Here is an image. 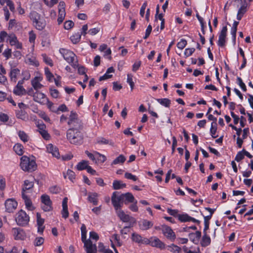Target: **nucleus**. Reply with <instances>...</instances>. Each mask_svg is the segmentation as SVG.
I'll use <instances>...</instances> for the list:
<instances>
[{
    "label": "nucleus",
    "mask_w": 253,
    "mask_h": 253,
    "mask_svg": "<svg viewBox=\"0 0 253 253\" xmlns=\"http://www.w3.org/2000/svg\"><path fill=\"white\" fill-rule=\"evenodd\" d=\"M79 128L73 127L68 130L67 138L70 143L76 145H80L83 143V136L81 132L79 131Z\"/></svg>",
    "instance_id": "nucleus-1"
},
{
    "label": "nucleus",
    "mask_w": 253,
    "mask_h": 253,
    "mask_svg": "<svg viewBox=\"0 0 253 253\" xmlns=\"http://www.w3.org/2000/svg\"><path fill=\"white\" fill-rule=\"evenodd\" d=\"M20 167L25 171L32 172L37 168L36 160L34 157L30 158L26 156H22L20 159Z\"/></svg>",
    "instance_id": "nucleus-2"
},
{
    "label": "nucleus",
    "mask_w": 253,
    "mask_h": 253,
    "mask_svg": "<svg viewBox=\"0 0 253 253\" xmlns=\"http://www.w3.org/2000/svg\"><path fill=\"white\" fill-rule=\"evenodd\" d=\"M30 17L33 21L34 27L38 30H43L46 26V21L43 17H42L36 11L30 13Z\"/></svg>",
    "instance_id": "nucleus-3"
},
{
    "label": "nucleus",
    "mask_w": 253,
    "mask_h": 253,
    "mask_svg": "<svg viewBox=\"0 0 253 253\" xmlns=\"http://www.w3.org/2000/svg\"><path fill=\"white\" fill-rule=\"evenodd\" d=\"M60 53L63 56L64 59L74 68L78 66L77 61L76 60V55L72 51L65 49L61 48L59 50Z\"/></svg>",
    "instance_id": "nucleus-4"
},
{
    "label": "nucleus",
    "mask_w": 253,
    "mask_h": 253,
    "mask_svg": "<svg viewBox=\"0 0 253 253\" xmlns=\"http://www.w3.org/2000/svg\"><path fill=\"white\" fill-rule=\"evenodd\" d=\"M15 220L17 225L21 226L27 225L30 221V217L23 210L19 211L15 214Z\"/></svg>",
    "instance_id": "nucleus-5"
},
{
    "label": "nucleus",
    "mask_w": 253,
    "mask_h": 253,
    "mask_svg": "<svg viewBox=\"0 0 253 253\" xmlns=\"http://www.w3.org/2000/svg\"><path fill=\"white\" fill-rule=\"evenodd\" d=\"M111 201L115 210L122 208L124 204L122 194L114 192L111 197Z\"/></svg>",
    "instance_id": "nucleus-6"
},
{
    "label": "nucleus",
    "mask_w": 253,
    "mask_h": 253,
    "mask_svg": "<svg viewBox=\"0 0 253 253\" xmlns=\"http://www.w3.org/2000/svg\"><path fill=\"white\" fill-rule=\"evenodd\" d=\"M34 44L32 45L30 52L26 55L25 60L26 62L29 65L38 67L39 66V63L34 53Z\"/></svg>",
    "instance_id": "nucleus-7"
},
{
    "label": "nucleus",
    "mask_w": 253,
    "mask_h": 253,
    "mask_svg": "<svg viewBox=\"0 0 253 253\" xmlns=\"http://www.w3.org/2000/svg\"><path fill=\"white\" fill-rule=\"evenodd\" d=\"M5 211L7 212H13L17 208L18 203L14 198L7 199L4 203Z\"/></svg>",
    "instance_id": "nucleus-8"
},
{
    "label": "nucleus",
    "mask_w": 253,
    "mask_h": 253,
    "mask_svg": "<svg viewBox=\"0 0 253 253\" xmlns=\"http://www.w3.org/2000/svg\"><path fill=\"white\" fill-rule=\"evenodd\" d=\"M41 201L42 203V208L44 211H48L51 210V201L49 196L45 194L42 195Z\"/></svg>",
    "instance_id": "nucleus-9"
},
{
    "label": "nucleus",
    "mask_w": 253,
    "mask_h": 253,
    "mask_svg": "<svg viewBox=\"0 0 253 253\" xmlns=\"http://www.w3.org/2000/svg\"><path fill=\"white\" fill-rule=\"evenodd\" d=\"M7 42H9L11 46H14L16 49H22V43L19 42L16 35L11 33L8 35Z\"/></svg>",
    "instance_id": "nucleus-10"
},
{
    "label": "nucleus",
    "mask_w": 253,
    "mask_h": 253,
    "mask_svg": "<svg viewBox=\"0 0 253 253\" xmlns=\"http://www.w3.org/2000/svg\"><path fill=\"white\" fill-rule=\"evenodd\" d=\"M12 232L14 238L16 240H24L26 238V234L24 230L19 228H13Z\"/></svg>",
    "instance_id": "nucleus-11"
},
{
    "label": "nucleus",
    "mask_w": 253,
    "mask_h": 253,
    "mask_svg": "<svg viewBox=\"0 0 253 253\" xmlns=\"http://www.w3.org/2000/svg\"><path fill=\"white\" fill-rule=\"evenodd\" d=\"M68 124L70 126L71 128L77 127L80 128L81 124L79 119L77 118V115L76 113L71 112Z\"/></svg>",
    "instance_id": "nucleus-12"
},
{
    "label": "nucleus",
    "mask_w": 253,
    "mask_h": 253,
    "mask_svg": "<svg viewBox=\"0 0 253 253\" xmlns=\"http://www.w3.org/2000/svg\"><path fill=\"white\" fill-rule=\"evenodd\" d=\"M227 28L226 26L223 27L219 35L217 44L219 46L223 47L226 43V37L227 35Z\"/></svg>",
    "instance_id": "nucleus-13"
},
{
    "label": "nucleus",
    "mask_w": 253,
    "mask_h": 253,
    "mask_svg": "<svg viewBox=\"0 0 253 253\" xmlns=\"http://www.w3.org/2000/svg\"><path fill=\"white\" fill-rule=\"evenodd\" d=\"M65 2L63 1H60L58 7V17L57 21L58 24H60L64 19L66 15V12L65 10Z\"/></svg>",
    "instance_id": "nucleus-14"
},
{
    "label": "nucleus",
    "mask_w": 253,
    "mask_h": 253,
    "mask_svg": "<svg viewBox=\"0 0 253 253\" xmlns=\"http://www.w3.org/2000/svg\"><path fill=\"white\" fill-rule=\"evenodd\" d=\"M178 219L181 222H192L200 224V221L190 216L186 213H183L178 215Z\"/></svg>",
    "instance_id": "nucleus-15"
},
{
    "label": "nucleus",
    "mask_w": 253,
    "mask_h": 253,
    "mask_svg": "<svg viewBox=\"0 0 253 253\" xmlns=\"http://www.w3.org/2000/svg\"><path fill=\"white\" fill-rule=\"evenodd\" d=\"M162 230L163 233L167 238L171 240H174L175 239V233L170 227L167 225H164L162 226Z\"/></svg>",
    "instance_id": "nucleus-16"
},
{
    "label": "nucleus",
    "mask_w": 253,
    "mask_h": 253,
    "mask_svg": "<svg viewBox=\"0 0 253 253\" xmlns=\"http://www.w3.org/2000/svg\"><path fill=\"white\" fill-rule=\"evenodd\" d=\"M84 248L86 253H96L97 247L95 244L88 239L87 241L84 243Z\"/></svg>",
    "instance_id": "nucleus-17"
},
{
    "label": "nucleus",
    "mask_w": 253,
    "mask_h": 253,
    "mask_svg": "<svg viewBox=\"0 0 253 253\" xmlns=\"http://www.w3.org/2000/svg\"><path fill=\"white\" fill-rule=\"evenodd\" d=\"M33 99L36 102L41 104H45L46 102L47 101V98L45 95L44 93L39 91H37L34 93L33 95Z\"/></svg>",
    "instance_id": "nucleus-18"
},
{
    "label": "nucleus",
    "mask_w": 253,
    "mask_h": 253,
    "mask_svg": "<svg viewBox=\"0 0 253 253\" xmlns=\"http://www.w3.org/2000/svg\"><path fill=\"white\" fill-rule=\"evenodd\" d=\"M43 78L42 75L36 76L31 81V84L33 87L36 90L41 89L43 85L41 84V82Z\"/></svg>",
    "instance_id": "nucleus-19"
},
{
    "label": "nucleus",
    "mask_w": 253,
    "mask_h": 253,
    "mask_svg": "<svg viewBox=\"0 0 253 253\" xmlns=\"http://www.w3.org/2000/svg\"><path fill=\"white\" fill-rule=\"evenodd\" d=\"M117 216L119 217L121 220L124 222L129 221L130 217L129 215L126 214L122 208L117 209L115 210Z\"/></svg>",
    "instance_id": "nucleus-20"
},
{
    "label": "nucleus",
    "mask_w": 253,
    "mask_h": 253,
    "mask_svg": "<svg viewBox=\"0 0 253 253\" xmlns=\"http://www.w3.org/2000/svg\"><path fill=\"white\" fill-rule=\"evenodd\" d=\"M150 245L152 247H156L161 250L164 249L165 248V244L156 237H151Z\"/></svg>",
    "instance_id": "nucleus-21"
},
{
    "label": "nucleus",
    "mask_w": 253,
    "mask_h": 253,
    "mask_svg": "<svg viewBox=\"0 0 253 253\" xmlns=\"http://www.w3.org/2000/svg\"><path fill=\"white\" fill-rule=\"evenodd\" d=\"M22 197L24 200L26 209L30 211H33L35 209V207L29 197L24 193L22 194Z\"/></svg>",
    "instance_id": "nucleus-22"
},
{
    "label": "nucleus",
    "mask_w": 253,
    "mask_h": 253,
    "mask_svg": "<svg viewBox=\"0 0 253 253\" xmlns=\"http://www.w3.org/2000/svg\"><path fill=\"white\" fill-rule=\"evenodd\" d=\"M46 151L51 153L53 156L56 158H59L60 154L57 147L52 144H48L46 145Z\"/></svg>",
    "instance_id": "nucleus-23"
},
{
    "label": "nucleus",
    "mask_w": 253,
    "mask_h": 253,
    "mask_svg": "<svg viewBox=\"0 0 253 253\" xmlns=\"http://www.w3.org/2000/svg\"><path fill=\"white\" fill-rule=\"evenodd\" d=\"M138 225L140 229L147 230L153 226V223L146 219H142L139 221Z\"/></svg>",
    "instance_id": "nucleus-24"
},
{
    "label": "nucleus",
    "mask_w": 253,
    "mask_h": 253,
    "mask_svg": "<svg viewBox=\"0 0 253 253\" xmlns=\"http://www.w3.org/2000/svg\"><path fill=\"white\" fill-rule=\"evenodd\" d=\"M20 71L19 69L15 67H11L9 73V76L11 81L16 83L17 80V77L20 75Z\"/></svg>",
    "instance_id": "nucleus-25"
},
{
    "label": "nucleus",
    "mask_w": 253,
    "mask_h": 253,
    "mask_svg": "<svg viewBox=\"0 0 253 253\" xmlns=\"http://www.w3.org/2000/svg\"><path fill=\"white\" fill-rule=\"evenodd\" d=\"M68 198L65 197L63 199L62 201V217L64 218H67L69 216V212L68 211Z\"/></svg>",
    "instance_id": "nucleus-26"
},
{
    "label": "nucleus",
    "mask_w": 253,
    "mask_h": 253,
    "mask_svg": "<svg viewBox=\"0 0 253 253\" xmlns=\"http://www.w3.org/2000/svg\"><path fill=\"white\" fill-rule=\"evenodd\" d=\"M236 1L240 5L238 12L244 14L247 11L248 6L246 0H236Z\"/></svg>",
    "instance_id": "nucleus-27"
},
{
    "label": "nucleus",
    "mask_w": 253,
    "mask_h": 253,
    "mask_svg": "<svg viewBox=\"0 0 253 253\" xmlns=\"http://www.w3.org/2000/svg\"><path fill=\"white\" fill-rule=\"evenodd\" d=\"M110 241L112 248H114L115 245L118 246H121L122 245V242L120 241V238L117 234H114L111 236Z\"/></svg>",
    "instance_id": "nucleus-28"
},
{
    "label": "nucleus",
    "mask_w": 253,
    "mask_h": 253,
    "mask_svg": "<svg viewBox=\"0 0 253 253\" xmlns=\"http://www.w3.org/2000/svg\"><path fill=\"white\" fill-rule=\"evenodd\" d=\"M13 93L19 96H22L26 94V90L23 86L16 85L13 89Z\"/></svg>",
    "instance_id": "nucleus-29"
},
{
    "label": "nucleus",
    "mask_w": 253,
    "mask_h": 253,
    "mask_svg": "<svg viewBox=\"0 0 253 253\" xmlns=\"http://www.w3.org/2000/svg\"><path fill=\"white\" fill-rule=\"evenodd\" d=\"M114 72H115V70L113 68V67H109L107 69L105 74L103 76H101L99 78V81H101L103 80H107L108 79L111 78L112 77V75H111L110 74L114 73Z\"/></svg>",
    "instance_id": "nucleus-30"
},
{
    "label": "nucleus",
    "mask_w": 253,
    "mask_h": 253,
    "mask_svg": "<svg viewBox=\"0 0 253 253\" xmlns=\"http://www.w3.org/2000/svg\"><path fill=\"white\" fill-rule=\"evenodd\" d=\"M16 116L18 119L23 121H27L28 120V116L27 113L23 110H18L16 112Z\"/></svg>",
    "instance_id": "nucleus-31"
},
{
    "label": "nucleus",
    "mask_w": 253,
    "mask_h": 253,
    "mask_svg": "<svg viewBox=\"0 0 253 253\" xmlns=\"http://www.w3.org/2000/svg\"><path fill=\"white\" fill-rule=\"evenodd\" d=\"M98 194L97 193H91L88 194V200L94 205H97L98 204Z\"/></svg>",
    "instance_id": "nucleus-32"
},
{
    "label": "nucleus",
    "mask_w": 253,
    "mask_h": 253,
    "mask_svg": "<svg viewBox=\"0 0 253 253\" xmlns=\"http://www.w3.org/2000/svg\"><path fill=\"white\" fill-rule=\"evenodd\" d=\"M122 196L123 200L125 199L126 202L125 204H126L127 203H132L134 202L136 200L133 195L130 193H126L125 194H122Z\"/></svg>",
    "instance_id": "nucleus-33"
},
{
    "label": "nucleus",
    "mask_w": 253,
    "mask_h": 253,
    "mask_svg": "<svg viewBox=\"0 0 253 253\" xmlns=\"http://www.w3.org/2000/svg\"><path fill=\"white\" fill-rule=\"evenodd\" d=\"M13 150L19 156H21L24 153V147L20 143H17L15 144L13 146Z\"/></svg>",
    "instance_id": "nucleus-34"
},
{
    "label": "nucleus",
    "mask_w": 253,
    "mask_h": 253,
    "mask_svg": "<svg viewBox=\"0 0 253 253\" xmlns=\"http://www.w3.org/2000/svg\"><path fill=\"white\" fill-rule=\"evenodd\" d=\"M126 187V184L122 181L115 180L113 182V188L114 189L118 190Z\"/></svg>",
    "instance_id": "nucleus-35"
},
{
    "label": "nucleus",
    "mask_w": 253,
    "mask_h": 253,
    "mask_svg": "<svg viewBox=\"0 0 253 253\" xmlns=\"http://www.w3.org/2000/svg\"><path fill=\"white\" fill-rule=\"evenodd\" d=\"M34 186V183L32 181L28 180L24 181V185L22 188V193H24L26 194V191L31 189Z\"/></svg>",
    "instance_id": "nucleus-36"
},
{
    "label": "nucleus",
    "mask_w": 253,
    "mask_h": 253,
    "mask_svg": "<svg viewBox=\"0 0 253 253\" xmlns=\"http://www.w3.org/2000/svg\"><path fill=\"white\" fill-rule=\"evenodd\" d=\"M17 134L21 141L23 142H27L29 140V137L28 135L23 130H19L17 132Z\"/></svg>",
    "instance_id": "nucleus-37"
},
{
    "label": "nucleus",
    "mask_w": 253,
    "mask_h": 253,
    "mask_svg": "<svg viewBox=\"0 0 253 253\" xmlns=\"http://www.w3.org/2000/svg\"><path fill=\"white\" fill-rule=\"evenodd\" d=\"M89 164V162L87 161L83 160L80 162L78 163V164L76 166V168L79 170H82L85 169H86L87 167Z\"/></svg>",
    "instance_id": "nucleus-38"
},
{
    "label": "nucleus",
    "mask_w": 253,
    "mask_h": 253,
    "mask_svg": "<svg viewBox=\"0 0 253 253\" xmlns=\"http://www.w3.org/2000/svg\"><path fill=\"white\" fill-rule=\"evenodd\" d=\"M126 160V157L123 155H120L118 157L115 159L112 162L111 165H116L118 164H123Z\"/></svg>",
    "instance_id": "nucleus-39"
},
{
    "label": "nucleus",
    "mask_w": 253,
    "mask_h": 253,
    "mask_svg": "<svg viewBox=\"0 0 253 253\" xmlns=\"http://www.w3.org/2000/svg\"><path fill=\"white\" fill-rule=\"evenodd\" d=\"M44 71L46 80L49 82H52L53 81L54 76L50 72L49 69L48 67H45L44 68Z\"/></svg>",
    "instance_id": "nucleus-40"
},
{
    "label": "nucleus",
    "mask_w": 253,
    "mask_h": 253,
    "mask_svg": "<svg viewBox=\"0 0 253 253\" xmlns=\"http://www.w3.org/2000/svg\"><path fill=\"white\" fill-rule=\"evenodd\" d=\"M82 241L83 243L87 241L86 240L87 230L85 225L83 224L81 227Z\"/></svg>",
    "instance_id": "nucleus-41"
},
{
    "label": "nucleus",
    "mask_w": 253,
    "mask_h": 253,
    "mask_svg": "<svg viewBox=\"0 0 253 253\" xmlns=\"http://www.w3.org/2000/svg\"><path fill=\"white\" fill-rule=\"evenodd\" d=\"M81 39V34L79 33H75L70 37V40L74 44H77L79 42Z\"/></svg>",
    "instance_id": "nucleus-42"
},
{
    "label": "nucleus",
    "mask_w": 253,
    "mask_h": 253,
    "mask_svg": "<svg viewBox=\"0 0 253 253\" xmlns=\"http://www.w3.org/2000/svg\"><path fill=\"white\" fill-rule=\"evenodd\" d=\"M106 160V157L99 153V155H96V156L95 157V160L94 163L95 164H102L104 163Z\"/></svg>",
    "instance_id": "nucleus-43"
},
{
    "label": "nucleus",
    "mask_w": 253,
    "mask_h": 253,
    "mask_svg": "<svg viewBox=\"0 0 253 253\" xmlns=\"http://www.w3.org/2000/svg\"><path fill=\"white\" fill-rule=\"evenodd\" d=\"M168 250L173 253H179L181 252V249L178 246L171 244L167 247Z\"/></svg>",
    "instance_id": "nucleus-44"
},
{
    "label": "nucleus",
    "mask_w": 253,
    "mask_h": 253,
    "mask_svg": "<svg viewBox=\"0 0 253 253\" xmlns=\"http://www.w3.org/2000/svg\"><path fill=\"white\" fill-rule=\"evenodd\" d=\"M211 243V238L209 236H207L205 233L203 236L201 242V245L203 247H206L209 245Z\"/></svg>",
    "instance_id": "nucleus-45"
},
{
    "label": "nucleus",
    "mask_w": 253,
    "mask_h": 253,
    "mask_svg": "<svg viewBox=\"0 0 253 253\" xmlns=\"http://www.w3.org/2000/svg\"><path fill=\"white\" fill-rule=\"evenodd\" d=\"M157 101L166 107H169L171 103L170 100L168 98L158 99Z\"/></svg>",
    "instance_id": "nucleus-46"
},
{
    "label": "nucleus",
    "mask_w": 253,
    "mask_h": 253,
    "mask_svg": "<svg viewBox=\"0 0 253 253\" xmlns=\"http://www.w3.org/2000/svg\"><path fill=\"white\" fill-rule=\"evenodd\" d=\"M39 117L42 118L45 122L50 123V119L46 114L42 111H38L36 112Z\"/></svg>",
    "instance_id": "nucleus-47"
},
{
    "label": "nucleus",
    "mask_w": 253,
    "mask_h": 253,
    "mask_svg": "<svg viewBox=\"0 0 253 253\" xmlns=\"http://www.w3.org/2000/svg\"><path fill=\"white\" fill-rule=\"evenodd\" d=\"M42 57L43 61L45 64L50 67H52L53 66L52 60L49 57L47 56L45 54H42Z\"/></svg>",
    "instance_id": "nucleus-48"
},
{
    "label": "nucleus",
    "mask_w": 253,
    "mask_h": 253,
    "mask_svg": "<svg viewBox=\"0 0 253 253\" xmlns=\"http://www.w3.org/2000/svg\"><path fill=\"white\" fill-rule=\"evenodd\" d=\"M64 176L65 178L68 177L71 181H73L75 178V173L73 171L68 169L66 173L64 174Z\"/></svg>",
    "instance_id": "nucleus-49"
},
{
    "label": "nucleus",
    "mask_w": 253,
    "mask_h": 253,
    "mask_svg": "<svg viewBox=\"0 0 253 253\" xmlns=\"http://www.w3.org/2000/svg\"><path fill=\"white\" fill-rule=\"evenodd\" d=\"M216 123H211V127L210 128V132L211 136L213 138H216L217 136L216 135Z\"/></svg>",
    "instance_id": "nucleus-50"
},
{
    "label": "nucleus",
    "mask_w": 253,
    "mask_h": 253,
    "mask_svg": "<svg viewBox=\"0 0 253 253\" xmlns=\"http://www.w3.org/2000/svg\"><path fill=\"white\" fill-rule=\"evenodd\" d=\"M85 154L93 162L95 160V157L96 156V155H99V153L95 151H93V153H90L88 151L86 150L85 151Z\"/></svg>",
    "instance_id": "nucleus-51"
},
{
    "label": "nucleus",
    "mask_w": 253,
    "mask_h": 253,
    "mask_svg": "<svg viewBox=\"0 0 253 253\" xmlns=\"http://www.w3.org/2000/svg\"><path fill=\"white\" fill-rule=\"evenodd\" d=\"M97 142L101 144L113 145V142L111 140L107 139L104 137H99L97 140Z\"/></svg>",
    "instance_id": "nucleus-52"
},
{
    "label": "nucleus",
    "mask_w": 253,
    "mask_h": 253,
    "mask_svg": "<svg viewBox=\"0 0 253 253\" xmlns=\"http://www.w3.org/2000/svg\"><path fill=\"white\" fill-rule=\"evenodd\" d=\"M142 237L139 235L135 233H133L131 236V239L133 241L140 244Z\"/></svg>",
    "instance_id": "nucleus-53"
},
{
    "label": "nucleus",
    "mask_w": 253,
    "mask_h": 253,
    "mask_svg": "<svg viewBox=\"0 0 253 253\" xmlns=\"http://www.w3.org/2000/svg\"><path fill=\"white\" fill-rule=\"evenodd\" d=\"M193 237H195L196 238V240H193V242L195 244H198L201 237V232L197 231L195 233L192 234L191 235V238H192Z\"/></svg>",
    "instance_id": "nucleus-54"
},
{
    "label": "nucleus",
    "mask_w": 253,
    "mask_h": 253,
    "mask_svg": "<svg viewBox=\"0 0 253 253\" xmlns=\"http://www.w3.org/2000/svg\"><path fill=\"white\" fill-rule=\"evenodd\" d=\"M36 39V34L33 32V31H30L29 33V41L30 42L33 43L32 45H34Z\"/></svg>",
    "instance_id": "nucleus-55"
},
{
    "label": "nucleus",
    "mask_w": 253,
    "mask_h": 253,
    "mask_svg": "<svg viewBox=\"0 0 253 253\" xmlns=\"http://www.w3.org/2000/svg\"><path fill=\"white\" fill-rule=\"evenodd\" d=\"M237 84L240 87V88L242 89L243 91H246L247 90V88L245 84L243 83L242 79L240 77H237Z\"/></svg>",
    "instance_id": "nucleus-56"
},
{
    "label": "nucleus",
    "mask_w": 253,
    "mask_h": 253,
    "mask_svg": "<svg viewBox=\"0 0 253 253\" xmlns=\"http://www.w3.org/2000/svg\"><path fill=\"white\" fill-rule=\"evenodd\" d=\"M167 211L169 214L174 217H176L177 218L178 215L180 214L178 213L179 211L177 210H173L170 208H168Z\"/></svg>",
    "instance_id": "nucleus-57"
},
{
    "label": "nucleus",
    "mask_w": 253,
    "mask_h": 253,
    "mask_svg": "<svg viewBox=\"0 0 253 253\" xmlns=\"http://www.w3.org/2000/svg\"><path fill=\"white\" fill-rule=\"evenodd\" d=\"M125 177L127 179L132 180L133 181H136L138 179L136 176L133 175L129 172H126L125 174Z\"/></svg>",
    "instance_id": "nucleus-58"
},
{
    "label": "nucleus",
    "mask_w": 253,
    "mask_h": 253,
    "mask_svg": "<svg viewBox=\"0 0 253 253\" xmlns=\"http://www.w3.org/2000/svg\"><path fill=\"white\" fill-rule=\"evenodd\" d=\"M36 216L37 226L43 225L44 220L43 218H41V214L39 212H37Z\"/></svg>",
    "instance_id": "nucleus-59"
},
{
    "label": "nucleus",
    "mask_w": 253,
    "mask_h": 253,
    "mask_svg": "<svg viewBox=\"0 0 253 253\" xmlns=\"http://www.w3.org/2000/svg\"><path fill=\"white\" fill-rule=\"evenodd\" d=\"M132 204L129 206V209L133 212H137L138 211V208L137 206V201L135 200Z\"/></svg>",
    "instance_id": "nucleus-60"
},
{
    "label": "nucleus",
    "mask_w": 253,
    "mask_h": 253,
    "mask_svg": "<svg viewBox=\"0 0 253 253\" xmlns=\"http://www.w3.org/2000/svg\"><path fill=\"white\" fill-rule=\"evenodd\" d=\"M186 44H187V41L185 40L181 39L177 43V46L179 49H182L185 47Z\"/></svg>",
    "instance_id": "nucleus-61"
},
{
    "label": "nucleus",
    "mask_w": 253,
    "mask_h": 253,
    "mask_svg": "<svg viewBox=\"0 0 253 253\" xmlns=\"http://www.w3.org/2000/svg\"><path fill=\"white\" fill-rule=\"evenodd\" d=\"M74 25V23L72 21L68 20V21H66L64 23V28L65 29L70 30L73 27Z\"/></svg>",
    "instance_id": "nucleus-62"
},
{
    "label": "nucleus",
    "mask_w": 253,
    "mask_h": 253,
    "mask_svg": "<svg viewBox=\"0 0 253 253\" xmlns=\"http://www.w3.org/2000/svg\"><path fill=\"white\" fill-rule=\"evenodd\" d=\"M44 239L42 237H37L34 241V245L36 246H41L44 242Z\"/></svg>",
    "instance_id": "nucleus-63"
},
{
    "label": "nucleus",
    "mask_w": 253,
    "mask_h": 253,
    "mask_svg": "<svg viewBox=\"0 0 253 253\" xmlns=\"http://www.w3.org/2000/svg\"><path fill=\"white\" fill-rule=\"evenodd\" d=\"M16 248L13 247L11 250H7L4 248L2 246H0V253H12L15 251Z\"/></svg>",
    "instance_id": "nucleus-64"
}]
</instances>
